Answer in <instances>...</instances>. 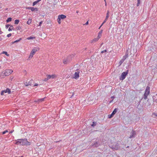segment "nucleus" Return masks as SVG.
I'll use <instances>...</instances> for the list:
<instances>
[{
  "label": "nucleus",
  "mask_w": 157,
  "mask_h": 157,
  "mask_svg": "<svg viewBox=\"0 0 157 157\" xmlns=\"http://www.w3.org/2000/svg\"><path fill=\"white\" fill-rule=\"evenodd\" d=\"M100 38V37H97V38L94 39L92 40L91 43H93V42L97 41L99 40Z\"/></svg>",
  "instance_id": "nucleus-16"
},
{
  "label": "nucleus",
  "mask_w": 157,
  "mask_h": 157,
  "mask_svg": "<svg viewBox=\"0 0 157 157\" xmlns=\"http://www.w3.org/2000/svg\"><path fill=\"white\" fill-rule=\"evenodd\" d=\"M8 132V131L7 130H5V131L3 132H2V134H5L6 132Z\"/></svg>",
  "instance_id": "nucleus-35"
},
{
  "label": "nucleus",
  "mask_w": 157,
  "mask_h": 157,
  "mask_svg": "<svg viewBox=\"0 0 157 157\" xmlns=\"http://www.w3.org/2000/svg\"><path fill=\"white\" fill-rule=\"evenodd\" d=\"M39 2H40V1L39 0H37L36 1L34 2L33 4V6H34L36 4H37Z\"/></svg>",
  "instance_id": "nucleus-18"
},
{
  "label": "nucleus",
  "mask_w": 157,
  "mask_h": 157,
  "mask_svg": "<svg viewBox=\"0 0 157 157\" xmlns=\"http://www.w3.org/2000/svg\"><path fill=\"white\" fill-rule=\"evenodd\" d=\"M111 98H115V97H114V96H113L111 97Z\"/></svg>",
  "instance_id": "nucleus-47"
},
{
  "label": "nucleus",
  "mask_w": 157,
  "mask_h": 157,
  "mask_svg": "<svg viewBox=\"0 0 157 157\" xmlns=\"http://www.w3.org/2000/svg\"><path fill=\"white\" fill-rule=\"evenodd\" d=\"M26 8L29 10L30 9L32 11H33L35 10V8L33 7H26Z\"/></svg>",
  "instance_id": "nucleus-17"
},
{
  "label": "nucleus",
  "mask_w": 157,
  "mask_h": 157,
  "mask_svg": "<svg viewBox=\"0 0 157 157\" xmlns=\"http://www.w3.org/2000/svg\"><path fill=\"white\" fill-rule=\"evenodd\" d=\"M47 78H45L44 81H47L48 79L52 78H54V75H47Z\"/></svg>",
  "instance_id": "nucleus-10"
},
{
  "label": "nucleus",
  "mask_w": 157,
  "mask_h": 157,
  "mask_svg": "<svg viewBox=\"0 0 157 157\" xmlns=\"http://www.w3.org/2000/svg\"><path fill=\"white\" fill-rule=\"evenodd\" d=\"M11 20H12V18L11 17H9L7 19L6 21V22L7 23H8L10 21H11Z\"/></svg>",
  "instance_id": "nucleus-22"
},
{
  "label": "nucleus",
  "mask_w": 157,
  "mask_h": 157,
  "mask_svg": "<svg viewBox=\"0 0 157 157\" xmlns=\"http://www.w3.org/2000/svg\"><path fill=\"white\" fill-rule=\"evenodd\" d=\"M150 87L148 86H147L145 90V92L144 94V97L143 98L144 99H146L147 98V96L150 93Z\"/></svg>",
  "instance_id": "nucleus-2"
},
{
  "label": "nucleus",
  "mask_w": 157,
  "mask_h": 157,
  "mask_svg": "<svg viewBox=\"0 0 157 157\" xmlns=\"http://www.w3.org/2000/svg\"><path fill=\"white\" fill-rule=\"evenodd\" d=\"M44 98H44L39 99L37 101H35L34 102H37L38 103H39L40 102L44 101Z\"/></svg>",
  "instance_id": "nucleus-13"
},
{
  "label": "nucleus",
  "mask_w": 157,
  "mask_h": 157,
  "mask_svg": "<svg viewBox=\"0 0 157 157\" xmlns=\"http://www.w3.org/2000/svg\"><path fill=\"white\" fill-rule=\"evenodd\" d=\"M152 116L153 117H155L157 116V114L155 113H153L152 114Z\"/></svg>",
  "instance_id": "nucleus-32"
},
{
  "label": "nucleus",
  "mask_w": 157,
  "mask_h": 157,
  "mask_svg": "<svg viewBox=\"0 0 157 157\" xmlns=\"http://www.w3.org/2000/svg\"><path fill=\"white\" fill-rule=\"evenodd\" d=\"M16 29L17 30H20L21 29V27L20 26H18V27H17Z\"/></svg>",
  "instance_id": "nucleus-36"
},
{
  "label": "nucleus",
  "mask_w": 157,
  "mask_h": 157,
  "mask_svg": "<svg viewBox=\"0 0 157 157\" xmlns=\"http://www.w3.org/2000/svg\"><path fill=\"white\" fill-rule=\"evenodd\" d=\"M78 12H79V11H76V13H78Z\"/></svg>",
  "instance_id": "nucleus-52"
},
{
  "label": "nucleus",
  "mask_w": 157,
  "mask_h": 157,
  "mask_svg": "<svg viewBox=\"0 0 157 157\" xmlns=\"http://www.w3.org/2000/svg\"><path fill=\"white\" fill-rule=\"evenodd\" d=\"M136 134V131L132 130L130 132V135L129 137V138H135Z\"/></svg>",
  "instance_id": "nucleus-6"
},
{
  "label": "nucleus",
  "mask_w": 157,
  "mask_h": 157,
  "mask_svg": "<svg viewBox=\"0 0 157 157\" xmlns=\"http://www.w3.org/2000/svg\"><path fill=\"white\" fill-rule=\"evenodd\" d=\"M13 132V131H10V133H11Z\"/></svg>",
  "instance_id": "nucleus-53"
},
{
  "label": "nucleus",
  "mask_w": 157,
  "mask_h": 157,
  "mask_svg": "<svg viewBox=\"0 0 157 157\" xmlns=\"http://www.w3.org/2000/svg\"><path fill=\"white\" fill-rule=\"evenodd\" d=\"M10 26V25H9V24L6 25V29L8 28Z\"/></svg>",
  "instance_id": "nucleus-39"
},
{
  "label": "nucleus",
  "mask_w": 157,
  "mask_h": 157,
  "mask_svg": "<svg viewBox=\"0 0 157 157\" xmlns=\"http://www.w3.org/2000/svg\"><path fill=\"white\" fill-rule=\"evenodd\" d=\"M2 39V38H1L0 37V41H1Z\"/></svg>",
  "instance_id": "nucleus-50"
},
{
  "label": "nucleus",
  "mask_w": 157,
  "mask_h": 157,
  "mask_svg": "<svg viewBox=\"0 0 157 157\" xmlns=\"http://www.w3.org/2000/svg\"><path fill=\"white\" fill-rule=\"evenodd\" d=\"M31 19H29L27 21V24L29 25L31 23Z\"/></svg>",
  "instance_id": "nucleus-26"
},
{
  "label": "nucleus",
  "mask_w": 157,
  "mask_h": 157,
  "mask_svg": "<svg viewBox=\"0 0 157 157\" xmlns=\"http://www.w3.org/2000/svg\"><path fill=\"white\" fill-rule=\"evenodd\" d=\"M60 20H61V19L58 17V18L57 19V21H58V23L59 24H60L61 23Z\"/></svg>",
  "instance_id": "nucleus-31"
},
{
  "label": "nucleus",
  "mask_w": 157,
  "mask_h": 157,
  "mask_svg": "<svg viewBox=\"0 0 157 157\" xmlns=\"http://www.w3.org/2000/svg\"><path fill=\"white\" fill-rule=\"evenodd\" d=\"M70 57L71 56H69L67 59H64L63 60V63L65 64L68 63L70 62L69 58H70Z\"/></svg>",
  "instance_id": "nucleus-11"
},
{
  "label": "nucleus",
  "mask_w": 157,
  "mask_h": 157,
  "mask_svg": "<svg viewBox=\"0 0 157 157\" xmlns=\"http://www.w3.org/2000/svg\"><path fill=\"white\" fill-rule=\"evenodd\" d=\"M106 52H107L106 50H105L104 51H101V53H103Z\"/></svg>",
  "instance_id": "nucleus-38"
},
{
  "label": "nucleus",
  "mask_w": 157,
  "mask_h": 157,
  "mask_svg": "<svg viewBox=\"0 0 157 157\" xmlns=\"http://www.w3.org/2000/svg\"><path fill=\"white\" fill-rule=\"evenodd\" d=\"M124 59H123L120 61V62H119V63H120V65L119 66H120L121 64L124 62Z\"/></svg>",
  "instance_id": "nucleus-30"
},
{
  "label": "nucleus",
  "mask_w": 157,
  "mask_h": 157,
  "mask_svg": "<svg viewBox=\"0 0 157 157\" xmlns=\"http://www.w3.org/2000/svg\"><path fill=\"white\" fill-rule=\"evenodd\" d=\"M42 22H43L42 21L40 22L39 23L38 26H41V25L42 24Z\"/></svg>",
  "instance_id": "nucleus-42"
},
{
  "label": "nucleus",
  "mask_w": 157,
  "mask_h": 157,
  "mask_svg": "<svg viewBox=\"0 0 157 157\" xmlns=\"http://www.w3.org/2000/svg\"><path fill=\"white\" fill-rule=\"evenodd\" d=\"M137 0V6H138L140 4V0Z\"/></svg>",
  "instance_id": "nucleus-33"
},
{
  "label": "nucleus",
  "mask_w": 157,
  "mask_h": 157,
  "mask_svg": "<svg viewBox=\"0 0 157 157\" xmlns=\"http://www.w3.org/2000/svg\"><path fill=\"white\" fill-rule=\"evenodd\" d=\"M29 83V82L28 83H27V82H26V83L27 84H26L25 83V86H28L29 85H31V84Z\"/></svg>",
  "instance_id": "nucleus-37"
},
{
  "label": "nucleus",
  "mask_w": 157,
  "mask_h": 157,
  "mask_svg": "<svg viewBox=\"0 0 157 157\" xmlns=\"http://www.w3.org/2000/svg\"><path fill=\"white\" fill-rule=\"evenodd\" d=\"M105 22V21H104L103 22V23H102V24H101V25H103V24H104Z\"/></svg>",
  "instance_id": "nucleus-46"
},
{
  "label": "nucleus",
  "mask_w": 157,
  "mask_h": 157,
  "mask_svg": "<svg viewBox=\"0 0 157 157\" xmlns=\"http://www.w3.org/2000/svg\"><path fill=\"white\" fill-rule=\"evenodd\" d=\"M13 29L14 28L13 26L12 25H11L8 29V31H11L12 30H13Z\"/></svg>",
  "instance_id": "nucleus-20"
},
{
  "label": "nucleus",
  "mask_w": 157,
  "mask_h": 157,
  "mask_svg": "<svg viewBox=\"0 0 157 157\" xmlns=\"http://www.w3.org/2000/svg\"><path fill=\"white\" fill-rule=\"evenodd\" d=\"M13 71L11 70H7L4 73V75L6 76H8L12 73Z\"/></svg>",
  "instance_id": "nucleus-9"
},
{
  "label": "nucleus",
  "mask_w": 157,
  "mask_h": 157,
  "mask_svg": "<svg viewBox=\"0 0 157 157\" xmlns=\"http://www.w3.org/2000/svg\"><path fill=\"white\" fill-rule=\"evenodd\" d=\"M109 11H108L107 12V13H106V18H108L109 17Z\"/></svg>",
  "instance_id": "nucleus-29"
},
{
  "label": "nucleus",
  "mask_w": 157,
  "mask_h": 157,
  "mask_svg": "<svg viewBox=\"0 0 157 157\" xmlns=\"http://www.w3.org/2000/svg\"><path fill=\"white\" fill-rule=\"evenodd\" d=\"M58 17L60 19H64L66 17V16L65 15L63 14L59 15Z\"/></svg>",
  "instance_id": "nucleus-12"
},
{
  "label": "nucleus",
  "mask_w": 157,
  "mask_h": 157,
  "mask_svg": "<svg viewBox=\"0 0 157 157\" xmlns=\"http://www.w3.org/2000/svg\"><path fill=\"white\" fill-rule=\"evenodd\" d=\"M102 26V25H101L100 26V27H99V29H100L101 28V26Z\"/></svg>",
  "instance_id": "nucleus-51"
},
{
  "label": "nucleus",
  "mask_w": 157,
  "mask_h": 157,
  "mask_svg": "<svg viewBox=\"0 0 157 157\" xmlns=\"http://www.w3.org/2000/svg\"><path fill=\"white\" fill-rule=\"evenodd\" d=\"M5 90V93H8L9 94H10L11 92L10 89L9 88H7L6 90Z\"/></svg>",
  "instance_id": "nucleus-15"
},
{
  "label": "nucleus",
  "mask_w": 157,
  "mask_h": 157,
  "mask_svg": "<svg viewBox=\"0 0 157 157\" xmlns=\"http://www.w3.org/2000/svg\"><path fill=\"white\" fill-rule=\"evenodd\" d=\"M88 24V21H87L86 23L85 24V25H87Z\"/></svg>",
  "instance_id": "nucleus-45"
},
{
  "label": "nucleus",
  "mask_w": 157,
  "mask_h": 157,
  "mask_svg": "<svg viewBox=\"0 0 157 157\" xmlns=\"http://www.w3.org/2000/svg\"><path fill=\"white\" fill-rule=\"evenodd\" d=\"M156 95H157V94H156Z\"/></svg>",
  "instance_id": "nucleus-56"
},
{
  "label": "nucleus",
  "mask_w": 157,
  "mask_h": 157,
  "mask_svg": "<svg viewBox=\"0 0 157 157\" xmlns=\"http://www.w3.org/2000/svg\"><path fill=\"white\" fill-rule=\"evenodd\" d=\"M119 147V146L118 144H116V145L115 146L113 145V149H114L115 150H117L118 149Z\"/></svg>",
  "instance_id": "nucleus-14"
},
{
  "label": "nucleus",
  "mask_w": 157,
  "mask_h": 157,
  "mask_svg": "<svg viewBox=\"0 0 157 157\" xmlns=\"http://www.w3.org/2000/svg\"><path fill=\"white\" fill-rule=\"evenodd\" d=\"M21 40H22V38H20L19 40H17L15 41H14L13 42V43H14L18 42L20 41Z\"/></svg>",
  "instance_id": "nucleus-21"
},
{
  "label": "nucleus",
  "mask_w": 157,
  "mask_h": 157,
  "mask_svg": "<svg viewBox=\"0 0 157 157\" xmlns=\"http://www.w3.org/2000/svg\"><path fill=\"white\" fill-rule=\"evenodd\" d=\"M4 91H5V90H3L2 91L1 93V94L2 95L4 94Z\"/></svg>",
  "instance_id": "nucleus-34"
},
{
  "label": "nucleus",
  "mask_w": 157,
  "mask_h": 157,
  "mask_svg": "<svg viewBox=\"0 0 157 157\" xmlns=\"http://www.w3.org/2000/svg\"><path fill=\"white\" fill-rule=\"evenodd\" d=\"M12 35V34L11 33H10L7 35V36L8 37H10Z\"/></svg>",
  "instance_id": "nucleus-40"
},
{
  "label": "nucleus",
  "mask_w": 157,
  "mask_h": 157,
  "mask_svg": "<svg viewBox=\"0 0 157 157\" xmlns=\"http://www.w3.org/2000/svg\"><path fill=\"white\" fill-rule=\"evenodd\" d=\"M35 10H36V11H37L38 10V9L37 8H35Z\"/></svg>",
  "instance_id": "nucleus-44"
},
{
  "label": "nucleus",
  "mask_w": 157,
  "mask_h": 157,
  "mask_svg": "<svg viewBox=\"0 0 157 157\" xmlns=\"http://www.w3.org/2000/svg\"><path fill=\"white\" fill-rule=\"evenodd\" d=\"M152 98H153V101H155V96H153V97H152Z\"/></svg>",
  "instance_id": "nucleus-41"
},
{
  "label": "nucleus",
  "mask_w": 157,
  "mask_h": 157,
  "mask_svg": "<svg viewBox=\"0 0 157 157\" xmlns=\"http://www.w3.org/2000/svg\"><path fill=\"white\" fill-rule=\"evenodd\" d=\"M40 1L41 0H39Z\"/></svg>",
  "instance_id": "nucleus-55"
},
{
  "label": "nucleus",
  "mask_w": 157,
  "mask_h": 157,
  "mask_svg": "<svg viewBox=\"0 0 157 157\" xmlns=\"http://www.w3.org/2000/svg\"><path fill=\"white\" fill-rule=\"evenodd\" d=\"M108 18H105V20L107 21L108 20Z\"/></svg>",
  "instance_id": "nucleus-49"
},
{
  "label": "nucleus",
  "mask_w": 157,
  "mask_h": 157,
  "mask_svg": "<svg viewBox=\"0 0 157 157\" xmlns=\"http://www.w3.org/2000/svg\"><path fill=\"white\" fill-rule=\"evenodd\" d=\"M38 84L37 83H36V84H35L34 85V86H38Z\"/></svg>",
  "instance_id": "nucleus-43"
},
{
  "label": "nucleus",
  "mask_w": 157,
  "mask_h": 157,
  "mask_svg": "<svg viewBox=\"0 0 157 157\" xmlns=\"http://www.w3.org/2000/svg\"><path fill=\"white\" fill-rule=\"evenodd\" d=\"M96 124H97L96 122H93V124H91V126L93 127H94L96 125Z\"/></svg>",
  "instance_id": "nucleus-24"
},
{
  "label": "nucleus",
  "mask_w": 157,
  "mask_h": 157,
  "mask_svg": "<svg viewBox=\"0 0 157 157\" xmlns=\"http://www.w3.org/2000/svg\"><path fill=\"white\" fill-rule=\"evenodd\" d=\"M80 73V70H77L73 75V78L75 79H77L79 77V73Z\"/></svg>",
  "instance_id": "nucleus-7"
},
{
  "label": "nucleus",
  "mask_w": 157,
  "mask_h": 157,
  "mask_svg": "<svg viewBox=\"0 0 157 157\" xmlns=\"http://www.w3.org/2000/svg\"><path fill=\"white\" fill-rule=\"evenodd\" d=\"M35 37H32L30 36L29 37H28L27 39L28 40H31V39H35Z\"/></svg>",
  "instance_id": "nucleus-25"
},
{
  "label": "nucleus",
  "mask_w": 157,
  "mask_h": 157,
  "mask_svg": "<svg viewBox=\"0 0 157 157\" xmlns=\"http://www.w3.org/2000/svg\"><path fill=\"white\" fill-rule=\"evenodd\" d=\"M39 48H38L35 47L32 50L29 56V59H30V58H32L33 56L36 52L39 51Z\"/></svg>",
  "instance_id": "nucleus-3"
},
{
  "label": "nucleus",
  "mask_w": 157,
  "mask_h": 157,
  "mask_svg": "<svg viewBox=\"0 0 157 157\" xmlns=\"http://www.w3.org/2000/svg\"><path fill=\"white\" fill-rule=\"evenodd\" d=\"M3 33V32L2 31H0V34H2Z\"/></svg>",
  "instance_id": "nucleus-48"
},
{
  "label": "nucleus",
  "mask_w": 157,
  "mask_h": 157,
  "mask_svg": "<svg viewBox=\"0 0 157 157\" xmlns=\"http://www.w3.org/2000/svg\"><path fill=\"white\" fill-rule=\"evenodd\" d=\"M128 70H127V71L124 72H123L120 78V79L121 80H123L125 78H126V76L128 74Z\"/></svg>",
  "instance_id": "nucleus-4"
},
{
  "label": "nucleus",
  "mask_w": 157,
  "mask_h": 157,
  "mask_svg": "<svg viewBox=\"0 0 157 157\" xmlns=\"http://www.w3.org/2000/svg\"><path fill=\"white\" fill-rule=\"evenodd\" d=\"M104 21H105V22H106L107 21L105 20H104Z\"/></svg>",
  "instance_id": "nucleus-54"
},
{
  "label": "nucleus",
  "mask_w": 157,
  "mask_h": 157,
  "mask_svg": "<svg viewBox=\"0 0 157 157\" xmlns=\"http://www.w3.org/2000/svg\"><path fill=\"white\" fill-rule=\"evenodd\" d=\"M19 21L18 20H16L15 21V24H18L19 22Z\"/></svg>",
  "instance_id": "nucleus-28"
},
{
  "label": "nucleus",
  "mask_w": 157,
  "mask_h": 157,
  "mask_svg": "<svg viewBox=\"0 0 157 157\" xmlns=\"http://www.w3.org/2000/svg\"><path fill=\"white\" fill-rule=\"evenodd\" d=\"M128 56V55L127 54H126L123 56V58L122 59L124 60Z\"/></svg>",
  "instance_id": "nucleus-27"
},
{
  "label": "nucleus",
  "mask_w": 157,
  "mask_h": 157,
  "mask_svg": "<svg viewBox=\"0 0 157 157\" xmlns=\"http://www.w3.org/2000/svg\"><path fill=\"white\" fill-rule=\"evenodd\" d=\"M101 142L99 140H97L95 141L93 144H92V146L94 147H97L98 146L101 145Z\"/></svg>",
  "instance_id": "nucleus-5"
},
{
  "label": "nucleus",
  "mask_w": 157,
  "mask_h": 157,
  "mask_svg": "<svg viewBox=\"0 0 157 157\" xmlns=\"http://www.w3.org/2000/svg\"><path fill=\"white\" fill-rule=\"evenodd\" d=\"M1 54H5L6 56H9V55L7 53V52H6L3 51Z\"/></svg>",
  "instance_id": "nucleus-23"
},
{
  "label": "nucleus",
  "mask_w": 157,
  "mask_h": 157,
  "mask_svg": "<svg viewBox=\"0 0 157 157\" xmlns=\"http://www.w3.org/2000/svg\"><path fill=\"white\" fill-rule=\"evenodd\" d=\"M15 141H16L15 144L17 145L27 146H29L31 145L30 142H28L27 139H19Z\"/></svg>",
  "instance_id": "nucleus-1"
},
{
  "label": "nucleus",
  "mask_w": 157,
  "mask_h": 157,
  "mask_svg": "<svg viewBox=\"0 0 157 157\" xmlns=\"http://www.w3.org/2000/svg\"><path fill=\"white\" fill-rule=\"evenodd\" d=\"M102 30H101L100 31V32H99L98 35L97 36L98 37H101V34L102 33Z\"/></svg>",
  "instance_id": "nucleus-19"
},
{
  "label": "nucleus",
  "mask_w": 157,
  "mask_h": 157,
  "mask_svg": "<svg viewBox=\"0 0 157 157\" xmlns=\"http://www.w3.org/2000/svg\"><path fill=\"white\" fill-rule=\"evenodd\" d=\"M117 109L116 108H115L114 110L113 111L112 113L110 114L108 116V117L109 118H112L114 115V114L116 113L117 111Z\"/></svg>",
  "instance_id": "nucleus-8"
}]
</instances>
